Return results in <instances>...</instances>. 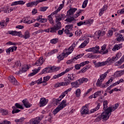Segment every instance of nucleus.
I'll return each mask as SVG.
<instances>
[{
	"mask_svg": "<svg viewBox=\"0 0 124 124\" xmlns=\"http://www.w3.org/2000/svg\"><path fill=\"white\" fill-rule=\"evenodd\" d=\"M78 44V43H76V44H75V43H74L72 46H70L69 48H68V50L67 49L65 48L62 54L61 55H59L58 57V59L60 60V61H62L63 59H64V57L66 56H68V55H70L71 53H72V51L73 50H74V48H75L76 45Z\"/></svg>",
	"mask_w": 124,
	"mask_h": 124,
	"instance_id": "1",
	"label": "nucleus"
},
{
	"mask_svg": "<svg viewBox=\"0 0 124 124\" xmlns=\"http://www.w3.org/2000/svg\"><path fill=\"white\" fill-rule=\"evenodd\" d=\"M109 70L106 72L104 74L100 75V78L98 79L96 85L97 87H100L102 89H104L105 88H107V84L106 83L102 85V82L104 81V79L106 78V76H107V74L109 73Z\"/></svg>",
	"mask_w": 124,
	"mask_h": 124,
	"instance_id": "2",
	"label": "nucleus"
},
{
	"mask_svg": "<svg viewBox=\"0 0 124 124\" xmlns=\"http://www.w3.org/2000/svg\"><path fill=\"white\" fill-rule=\"evenodd\" d=\"M77 11V8H71L67 12L66 17L67 19L65 20V22L68 23H72L73 21H76V19L74 18L73 16L74 13Z\"/></svg>",
	"mask_w": 124,
	"mask_h": 124,
	"instance_id": "3",
	"label": "nucleus"
},
{
	"mask_svg": "<svg viewBox=\"0 0 124 124\" xmlns=\"http://www.w3.org/2000/svg\"><path fill=\"white\" fill-rule=\"evenodd\" d=\"M8 33L13 36L18 35L19 37H23L24 39H28V38H30V32L29 31H26L24 35L22 34V32L17 31H8Z\"/></svg>",
	"mask_w": 124,
	"mask_h": 124,
	"instance_id": "4",
	"label": "nucleus"
},
{
	"mask_svg": "<svg viewBox=\"0 0 124 124\" xmlns=\"http://www.w3.org/2000/svg\"><path fill=\"white\" fill-rule=\"evenodd\" d=\"M63 17H64V15L62 14L55 15V22L56 25L55 26V27L57 30H60V29L62 28V23H61V21L62 20Z\"/></svg>",
	"mask_w": 124,
	"mask_h": 124,
	"instance_id": "5",
	"label": "nucleus"
},
{
	"mask_svg": "<svg viewBox=\"0 0 124 124\" xmlns=\"http://www.w3.org/2000/svg\"><path fill=\"white\" fill-rule=\"evenodd\" d=\"M66 100H63L62 101L61 103L53 111V114L54 115V116L56 115L57 113H59L61 111V110H62V109H63L65 106H66Z\"/></svg>",
	"mask_w": 124,
	"mask_h": 124,
	"instance_id": "6",
	"label": "nucleus"
},
{
	"mask_svg": "<svg viewBox=\"0 0 124 124\" xmlns=\"http://www.w3.org/2000/svg\"><path fill=\"white\" fill-rule=\"evenodd\" d=\"M110 117V115H108V112H103L101 114V115L98 116L94 120L95 123H97V122H100L102 119V120H104V121H106L109 119Z\"/></svg>",
	"mask_w": 124,
	"mask_h": 124,
	"instance_id": "7",
	"label": "nucleus"
},
{
	"mask_svg": "<svg viewBox=\"0 0 124 124\" xmlns=\"http://www.w3.org/2000/svg\"><path fill=\"white\" fill-rule=\"evenodd\" d=\"M65 29L64 31L67 35H68L69 37H72V36H73V33L69 31V30H72V29H73V25L72 24L67 25L65 27Z\"/></svg>",
	"mask_w": 124,
	"mask_h": 124,
	"instance_id": "8",
	"label": "nucleus"
},
{
	"mask_svg": "<svg viewBox=\"0 0 124 124\" xmlns=\"http://www.w3.org/2000/svg\"><path fill=\"white\" fill-rule=\"evenodd\" d=\"M64 82H61L60 83H57L56 84V87L58 88V87H65V86H68V85H70V83H71V80L69 79V78H64Z\"/></svg>",
	"mask_w": 124,
	"mask_h": 124,
	"instance_id": "9",
	"label": "nucleus"
},
{
	"mask_svg": "<svg viewBox=\"0 0 124 124\" xmlns=\"http://www.w3.org/2000/svg\"><path fill=\"white\" fill-rule=\"evenodd\" d=\"M119 107V104H115L114 107H109L107 108L106 111H107V113H108V115H111V112H114L116 109H117Z\"/></svg>",
	"mask_w": 124,
	"mask_h": 124,
	"instance_id": "10",
	"label": "nucleus"
},
{
	"mask_svg": "<svg viewBox=\"0 0 124 124\" xmlns=\"http://www.w3.org/2000/svg\"><path fill=\"white\" fill-rule=\"evenodd\" d=\"M9 80L11 83V84H13V85H15V86H19L20 85V83L18 82L16 78H15V77L10 76L9 78Z\"/></svg>",
	"mask_w": 124,
	"mask_h": 124,
	"instance_id": "11",
	"label": "nucleus"
},
{
	"mask_svg": "<svg viewBox=\"0 0 124 124\" xmlns=\"http://www.w3.org/2000/svg\"><path fill=\"white\" fill-rule=\"evenodd\" d=\"M99 50V46H95L89 49H86V52H93V54H97Z\"/></svg>",
	"mask_w": 124,
	"mask_h": 124,
	"instance_id": "12",
	"label": "nucleus"
},
{
	"mask_svg": "<svg viewBox=\"0 0 124 124\" xmlns=\"http://www.w3.org/2000/svg\"><path fill=\"white\" fill-rule=\"evenodd\" d=\"M48 103V99L45 98H42L40 100V107H44Z\"/></svg>",
	"mask_w": 124,
	"mask_h": 124,
	"instance_id": "13",
	"label": "nucleus"
},
{
	"mask_svg": "<svg viewBox=\"0 0 124 124\" xmlns=\"http://www.w3.org/2000/svg\"><path fill=\"white\" fill-rule=\"evenodd\" d=\"M30 124H42L40 123V117H37L31 120Z\"/></svg>",
	"mask_w": 124,
	"mask_h": 124,
	"instance_id": "14",
	"label": "nucleus"
},
{
	"mask_svg": "<svg viewBox=\"0 0 124 124\" xmlns=\"http://www.w3.org/2000/svg\"><path fill=\"white\" fill-rule=\"evenodd\" d=\"M52 73V68L51 66H50L44 69L41 72V74H46V73Z\"/></svg>",
	"mask_w": 124,
	"mask_h": 124,
	"instance_id": "15",
	"label": "nucleus"
},
{
	"mask_svg": "<svg viewBox=\"0 0 124 124\" xmlns=\"http://www.w3.org/2000/svg\"><path fill=\"white\" fill-rule=\"evenodd\" d=\"M17 50V46H13L12 47H9L8 49H6V51L8 55H10V52H14Z\"/></svg>",
	"mask_w": 124,
	"mask_h": 124,
	"instance_id": "16",
	"label": "nucleus"
},
{
	"mask_svg": "<svg viewBox=\"0 0 124 124\" xmlns=\"http://www.w3.org/2000/svg\"><path fill=\"white\" fill-rule=\"evenodd\" d=\"M43 62H44V59L43 57H41L38 61L36 62L35 63V65H36L37 66H40V65H42Z\"/></svg>",
	"mask_w": 124,
	"mask_h": 124,
	"instance_id": "17",
	"label": "nucleus"
},
{
	"mask_svg": "<svg viewBox=\"0 0 124 124\" xmlns=\"http://www.w3.org/2000/svg\"><path fill=\"white\" fill-rule=\"evenodd\" d=\"M26 3V1H24V0H19V1H16L12 3L11 6H14V5H18V4L23 5Z\"/></svg>",
	"mask_w": 124,
	"mask_h": 124,
	"instance_id": "18",
	"label": "nucleus"
},
{
	"mask_svg": "<svg viewBox=\"0 0 124 124\" xmlns=\"http://www.w3.org/2000/svg\"><path fill=\"white\" fill-rule=\"evenodd\" d=\"M30 69L29 66L28 65H23L21 70H20L18 72L19 74H22V73H24L27 71L28 69Z\"/></svg>",
	"mask_w": 124,
	"mask_h": 124,
	"instance_id": "19",
	"label": "nucleus"
},
{
	"mask_svg": "<svg viewBox=\"0 0 124 124\" xmlns=\"http://www.w3.org/2000/svg\"><path fill=\"white\" fill-rule=\"evenodd\" d=\"M71 85L72 88H78L80 84L79 80L78 79L76 81H74L71 83Z\"/></svg>",
	"mask_w": 124,
	"mask_h": 124,
	"instance_id": "20",
	"label": "nucleus"
},
{
	"mask_svg": "<svg viewBox=\"0 0 124 124\" xmlns=\"http://www.w3.org/2000/svg\"><path fill=\"white\" fill-rule=\"evenodd\" d=\"M82 110H83L81 112L82 115H87L88 114H90L89 109H88V108H87V105L82 107Z\"/></svg>",
	"mask_w": 124,
	"mask_h": 124,
	"instance_id": "21",
	"label": "nucleus"
},
{
	"mask_svg": "<svg viewBox=\"0 0 124 124\" xmlns=\"http://www.w3.org/2000/svg\"><path fill=\"white\" fill-rule=\"evenodd\" d=\"M107 62L106 61L103 62H98L95 63V67H100V66H104V65H107Z\"/></svg>",
	"mask_w": 124,
	"mask_h": 124,
	"instance_id": "22",
	"label": "nucleus"
},
{
	"mask_svg": "<svg viewBox=\"0 0 124 124\" xmlns=\"http://www.w3.org/2000/svg\"><path fill=\"white\" fill-rule=\"evenodd\" d=\"M38 3H37V1H32L31 2H29L26 4L27 7H32V6L34 5H37Z\"/></svg>",
	"mask_w": 124,
	"mask_h": 124,
	"instance_id": "23",
	"label": "nucleus"
},
{
	"mask_svg": "<svg viewBox=\"0 0 124 124\" xmlns=\"http://www.w3.org/2000/svg\"><path fill=\"white\" fill-rule=\"evenodd\" d=\"M41 69V67H39L37 69H35L33 70V72L30 74L29 75V77H31V76H33V75H35L37 73H38V72Z\"/></svg>",
	"mask_w": 124,
	"mask_h": 124,
	"instance_id": "24",
	"label": "nucleus"
},
{
	"mask_svg": "<svg viewBox=\"0 0 124 124\" xmlns=\"http://www.w3.org/2000/svg\"><path fill=\"white\" fill-rule=\"evenodd\" d=\"M22 103L26 108H30V107L31 106V104H30L29 102L27 101V100L26 99L23 100Z\"/></svg>",
	"mask_w": 124,
	"mask_h": 124,
	"instance_id": "25",
	"label": "nucleus"
},
{
	"mask_svg": "<svg viewBox=\"0 0 124 124\" xmlns=\"http://www.w3.org/2000/svg\"><path fill=\"white\" fill-rule=\"evenodd\" d=\"M113 62H116L114 57H112L111 59L108 58V61H106V62H107V65H109V64L112 63Z\"/></svg>",
	"mask_w": 124,
	"mask_h": 124,
	"instance_id": "26",
	"label": "nucleus"
},
{
	"mask_svg": "<svg viewBox=\"0 0 124 124\" xmlns=\"http://www.w3.org/2000/svg\"><path fill=\"white\" fill-rule=\"evenodd\" d=\"M63 4H60L59 8L57 9V10H56L55 11H54V12H53L52 13V15L55 14L56 15H57V13H58V12H59V11H61V10H62V8L63 7Z\"/></svg>",
	"mask_w": 124,
	"mask_h": 124,
	"instance_id": "27",
	"label": "nucleus"
},
{
	"mask_svg": "<svg viewBox=\"0 0 124 124\" xmlns=\"http://www.w3.org/2000/svg\"><path fill=\"white\" fill-rule=\"evenodd\" d=\"M108 108V101L105 100L103 102V109L104 110V113H106V109Z\"/></svg>",
	"mask_w": 124,
	"mask_h": 124,
	"instance_id": "28",
	"label": "nucleus"
},
{
	"mask_svg": "<svg viewBox=\"0 0 124 124\" xmlns=\"http://www.w3.org/2000/svg\"><path fill=\"white\" fill-rule=\"evenodd\" d=\"M100 36H101V31H96L93 36L95 38H97L98 39H99V37H100Z\"/></svg>",
	"mask_w": 124,
	"mask_h": 124,
	"instance_id": "29",
	"label": "nucleus"
},
{
	"mask_svg": "<svg viewBox=\"0 0 124 124\" xmlns=\"http://www.w3.org/2000/svg\"><path fill=\"white\" fill-rule=\"evenodd\" d=\"M88 43H89V39L85 40L84 42L80 45L79 48H80V49H82V48H84V47H86Z\"/></svg>",
	"mask_w": 124,
	"mask_h": 124,
	"instance_id": "30",
	"label": "nucleus"
},
{
	"mask_svg": "<svg viewBox=\"0 0 124 124\" xmlns=\"http://www.w3.org/2000/svg\"><path fill=\"white\" fill-rule=\"evenodd\" d=\"M0 113H1L2 116H6V115H8V110L7 109L0 108Z\"/></svg>",
	"mask_w": 124,
	"mask_h": 124,
	"instance_id": "31",
	"label": "nucleus"
},
{
	"mask_svg": "<svg viewBox=\"0 0 124 124\" xmlns=\"http://www.w3.org/2000/svg\"><path fill=\"white\" fill-rule=\"evenodd\" d=\"M75 77H76V76H75L74 74H71L68 75V78L71 81H74V80H75Z\"/></svg>",
	"mask_w": 124,
	"mask_h": 124,
	"instance_id": "32",
	"label": "nucleus"
},
{
	"mask_svg": "<svg viewBox=\"0 0 124 124\" xmlns=\"http://www.w3.org/2000/svg\"><path fill=\"white\" fill-rule=\"evenodd\" d=\"M93 23V19H88L83 22V25H92Z\"/></svg>",
	"mask_w": 124,
	"mask_h": 124,
	"instance_id": "33",
	"label": "nucleus"
},
{
	"mask_svg": "<svg viewBox=\"0 0 124 124\" xmlns=\"http://www.w3.org/2000/svg\"><path fill=\"white\" fill-rule=\"evenodd\" d=\"M100 108V104L98 103L96 108L91 110L90 113H94Z\"/></svg>",
	"mask_w": 124,
	"mask_h": 124,
	"instance_id": "34",
	"label": "nucleus"
},
{
	"mask_svg": "<svg viewBox=\"0 0 124 124\" xmlns=\"http://www.w3.org/2000/svg\"><path fill=\"white\" fill-rule=\"evenodd\" d=\"M75 93L77 97H80L81 96V89H77L76 90Z\"/></svg>",
	"mask_w": 124,
	"mask_h": 124,
	"instance_id": "35",
	"label": "nucleus"
},
{
	"mask_svg": "<svg viewBox=\"0 0 124 124\" xmlns=\"http://www.w3.org/2000/svg\"><path fill=\"white\" fill-rule=\"evenodd\" d=\"M78 82H79L80 85L83 84V83H86V82H88V78H82L78 79Z\"/></svg>",
	"mask_w": 124,
	"mask_h": 124,
	"instance_id": "36",
	"label": "nucleus"
},
{
	"mask_svg": "<svg viewBox=\"0 0 124 124\" xmlns=\"http://www.w3.org/2000/svg\"><path fill=\"white\" fill-rule=\"evenodd\" d=\"M55 14H53L52 15V14L48 16V20L49 21V23H50V24H52V25H54V20H53V18L52 17V16H53V15H55Z\"/></svg>",
	"mask_w": 124,
	"mask_h": 124,
	"instance_id": "37",
	"label": "nucleus"
},
{
	"mask_svg": "<svg viewBox=\"0 0 124 124\" xmlns=\"http://www.w3.org/2000/svg\"><path fill=\"white\" fill-rule=\"evenodd\" d=\"M61 69V67H56L55 66H51L52 72H54L55 71H58Z\"/></svg>",
	"mask_w": 124,
	"mask_h": 124,
	"instance_id": "38",
	"label": "nucleus"
},
{
	"mask_svg": "<svg viewBox=\"0 0 124 124\" xmlns=\"http://www.w3.org/2000/svg\"><path fill=\"white\" fill-rule=\"evenodd\" d=\"M88 58H89V59H97V58H98V56H97V55H93L92 54H88Z\"/></svg>",
	"mask_w": 124,
	"mask_h": 124,
	"instance_id": "39",
	"label": "nucleus"
},
{
	"mask_svg": "<svg viewBox=\"0 0 124 124\" xmlns=\"http://www.w3.org/2000/svg\"><path fill=\"white\" fill-rule=\"evenodd\" d=\"M122 47V46H121V45H116L114 46V47L112 48V51H116V50H119L121 49Z\"/></svg>",
	"mask_w": 124,
	"mask_h": 124,
	"instance_id": "40",
	"label": "nucleus"
},
{
	"mask_svg": "<svg viewBox=\"0 0 124 124\" xmlns=\"http://www.w3.org/2000/svg\"><path fill=\"white\" fill-rule=\"evenodd\" d=\"M100 95H101V91H99L95 93H94V96L93 97V98H96L97 96H100Z\"/></svg>",
	"mask_w": 124,
	"mask_h": 124,
	"instance_id": "41",
	"label": "nucleus"
},
{
	"mask_svg": "<svg viewBox=\"0 0 124 124\" xmlns=\"http://www.w3.org/2000/svg\"><path fill=\"white\" fill-rule=\"evenodd\" d=\"M16 107H12V109H13V111H12V114H16V113H19V112H20L21 111V110L19 109H16Z\"/></svg>",
	"mask_w": 124,
	"mask_h": 124,
	"instance_id": "42",
	"label": "nucleus"
},
{
	"mask_svg": "<svg viewBox=\"0 0 124 124\" xmlns=\"http://www.w3.org/2000/svg\"><path fill=\"white\" fill-rule=\"evenodd\" d=\"M15 107L16 108V109H24V108H23V106L20 105L18 103H16Z\"/></svg>",
	"mask_w": 124,
	"mask_h": 124,
	"instance_id": "43",
	"label": "nucleus"
},
{
	"mask_svg": "<svg viewBox=\"0 0 124 124\" xmlns=\"http://www.w3.org/2000/svg\"><path fill=\"white\" fill-rule=\"evenodd\" d=\"M124 79H120L119 80L117 81V82H115L113 84L114 86H117V85H119V84H121V83H124Z\"/></svg>",
	"mask_w": 124,
	"mask_h": 124,
	"instance_id": "44",
	"label": "nucleus"
},
{
	"mask_svg": "<svg viewBox=\"0 0 124 124\" xmlns=\"http://www.w3.org/2000/svg\"><path fill=\"white\" fill-rule=\"evenodd\" d=\"M87 67H84L80 71H79L78 72V74H80V73H85V71H87Z\"/></svg>",
	"mask_w": 124,
	"mask_h": 124,
	"instance_id": "45",
	"label": "nucleus"
},
{
	"mask_svg": "<svg viewBox=\"0 0 124 124\" xmlns=\"http://www.w3.org/2000/svg\"><path fill=\"white\" fill-rule=\"evenodd\" d=\"M58 41H59V39L58 38H54L50 40V42L52 44H56V43H58Z\"/></svg>",
	"mask_w": 124,
	"mask_h": 124,
	"instance_id": "46",
	"label": "nucleus"
},
{
	"mask_svg": "<svg viewBox=\"0 0 124 124\" xmlns=\"http://www.w3.org/2000/svg\"><path fill=\"white\" fill-rule=\"evenodd\" d=\"M46 120H47L49 122H51L52 121V119H53V117H52V115H51V113H49L48 115L46 116Z\"/></svg>",
	"mask_w": 124,
	"mask_h": 124,
	"instance_id": "47",
	"label": "nucleus"
},
{
	"mask_svg": "<svg viewBox=\"0 0 124 124\" xmlns=\"http://www.w3.org/2000/svg\"><path fill=\"white\" fill-rule=\"evenodd\" d=\"M24 121H25V118L24 117H22L19 119H16L15 122H16V123H22V122H24Z\"/></svg>",
	"mask_w": 124,
	"mask_h": 124,
	"instance_id": "48",
	"label": "nucleus"
},
{
	"mask_svg": "<svg viewBox=\"0 0 124 124\" xmlns=\"http://www.w3.org/2000/svg\"><path fill=\"white\" fill-rule=\"evenodd\" d=\"M88 0H85L84 2H83V4L82 6V8H86L87 7V5L88 4Z\"/></svg>",
	"mask_w": 124,
	"mask_h": 124,
	"instance_id": "49",
	"label": "nucleus"
},
{
	"mask_svg": "<svg viewBox=\"0 0 124 124\" xmlns=\"http://www.w3.org/2000/svg\"><path fill=\"white\" fill-rule=\"evenodd\" d=\"M50 32H51L52 33H53V32H57V31H58L56 27L50 28Z\"/></svg>",
	"mask_w": 124,
	"mask_h": 124,
	"instance_id": "50",
	"label": "nucleus"
},
{
	"mask_svg": "<svg viewBox=\"0 0 124 124\" xmlns=\"http://www.w3.org/2000/svg\"><path fill=\"white\" fill-rule=\"evenodd\" d=\"M118 36L117 38V41H121V40H123V35L121 34H118Z\"/></svg>",
	"mask_w": 124,
	"mask_h": 124,
	"instance_id": "51",
	"label": "nucleus"
},
{
	"mask_svg": "<svg viewBox=\"0 0 124 124\" xmlns=\"http://www.w3.org/2000/svg\"><path fill=\"white\" fill-rule=\"evenodd\" d=\"M49 79H50V76H49L44 77L43 83H44V82H47V81H49Z\"/></svg>",
	"mask_w": 124,
	"mask_h": 124,
	"instance_id": "52",
	"label": "nucleus"
},
{
	"mask_svg": "<svg viewBox=\"0 0 124 124\" xmlns=\"http://www.w3.org/2000/svg\"><path fill=\"white\" fill-rule=\"evenodd\" d=\"M62 74H63L61 73L58 75H55L53 76V79H58V78H59V77L62 76Z\"/></svg>",
	"mask_w": 124,
	"mask_h": 124,
	"instance_id": "53",
	"label": "nucleus"
},
{
	"mask_svg": "<svg viewBox=\"0 0 124 124\" xmlns=\"http://www.w3.org/2000/svg\"><path fill=\"white\" fill-rule=\"evenodd\" d=\"M47 9H48V7H42L40 8V11L44 12V11H46Z\"/></svg>",
	"mask_w": 124,
	"mask_h": 124,
	"instance_id": "54",
	"label": "nucleus"
},
{
	"mask_svg": "<svg viewBox=\"0 0 124 124\" xmlns=\"http://www.w3.org/2000/svg\"><path fill=\"white\" fill-rule=\"evenodd\" d=\"M107 35H108V36H109V37H110V36L111 35H113V31H112V30L108 31Z\"/></svg>",
	"mask_w": 124,
	"mask_h": 124,
	"instance_id": "55",
	"label": "nucleus"
},
{
	"mask_svg": "<svg viewBox=\"0 0 124 124\" xmlns=\"http://www.w3.org/2000/svg\"><path fill=\"white\" fill-rule=\"evenodd\" d=\"M63 31H64V29H62V30H59L58 31V34L59 35H62V33H63Z\"/></svg>",
	"mask_w": 124,
	"mask_h": 124,
	"instance_id": "56",
	"label": "nucleus"
},
{
	"mask_svg": "<svg viewBox=\"0 0 124 124\" xmlns=\"http://www.w3.org/2000/svg\"><path fill=\"white\" fill-rule=\"evenodd\" d=\"M75 68L77 70H78V69H80L81 68V65H80V64H76L75 66Z\"/></svg>",
	"mask_w": 124,
	"mask_h": 124,
	"instance_id": "57",
	"label": "nucleus"
},
{
	"mask_svg": "<svg viewBox=\"0 0 124 124\" xmlns=\"http://www.w3.org/2000/svg\"><path fill=\"white\" fill-rule=\"evenodd\" d=\"M44 30H39L36 31L34 32L35 34H37V33H40V32H44Z\"/></svg>",
	"mask_w": 124,
	"mask_h": 124,
	"instance_id": "58",
	"label": "nucleus"
},
{
	"mask_svg": "<svg viewBox=\"0 0 124 124\" xmlns=\"http://www.w3.org/2000/svg\"><path fill=\"white\" fill-rule=\"evenodd\" d=\"M5 24H6L5 23V21L4 20H2L0 22V25L1 27H4V26H5Z\"/></svg>",
	"mask_w": 124,
	"mask_h": 124,
	"instance_id": "59",
	"label": "nucleus"
},
{
	"mask_svg": "<svg viewBox=\"0 0 124 124\" xmlns=\"http://www.w3.org/2000/svg\"><path fill=\"white\" fill-rule=\"evenodd\" d=\"M119 58H121V53H117L116 54V57H114L115 61H117V60H118V59H119Z\"/></svg>",
	"mask_w": 124,
	"mask_h": 124,
	"instance_id": "60",
	"label": "nucleus"
},
{
	"mask_svg": "<svg viewBox=\"0 0 124 124\" xmlns=\"http://www.w3.org/2000/svg\"><path fill=\"white\" fill-rule=\"evenodd\" d=\"M105 11V10H103V9H101L100 10V12L99 13V15L100 16H101Z\"/></svg>",
	"mask_w": 124,
	"mask_h": 124,
	"instance_id": "61",
	"label": "nucleus"
},
{
	"mask_svg": "<svg viewBox=\"0 0 124 124\" xmlns=\"http://www.w3.org/2000/svg\"><path fill=\"white\" fill-rule=\"evenodd\" d=\"M62 100V99L60 98V97L58 99H55V101H56V105L59 104V102Z\"/></svg>",
	"mask_w": 124,
	"mask_h": 124,
	"instance_id": "62",
	"label": "nucleus"
},
{
	"mask_svg": "<svg viewBox=\"0 0 124 124\" xmlns=\"http://www.w3.org/2000/svg\"><path fill=\"white\" fill-rule=\"evenodd\" d=\"M41 23H46L47 22V19L46 18H41L40 20Z\"/></svg>",
	"mask_w": 124,
	"mask_h": 124,
	"instance_id": "63",
	"label": "nucleus"
},
{
	"mask_svg": "<svg viewBox=\"0 0 124 124\" xmlns=\"http://www.w3.org/2000/svg\"><path fill=\"white\" fill-rule=\"evenodd\" d=\"M3 124H11V122L10 121H7V120H4L3 123H2Z\"/></svg>",
	"mask_w": 124,
	"mask_h": 124,
	"instance_id": "64",
	"label": "nucleus"
}]
</instances>
